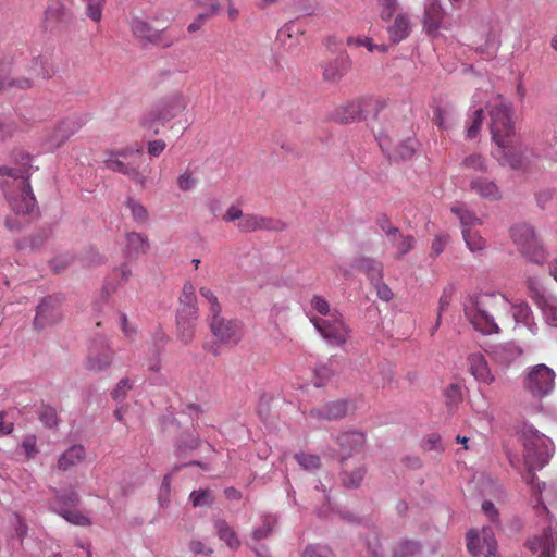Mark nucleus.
Returning a JSON list of instances; mask_svg holds the SVG:
<instances>
[{"instance_id": "1", "label": "nucleus", "mask_w": 557, "mask_h": 557, "mask_svg": "<svg viewBox=\"0 0 557 557\" xmlns=\"http://www.w3.org/2000/svg\"><path fill=\"white\" fill-rule=\"evenodd\" d=\"M508 310V300L498 293L472 295L465 302L466 317L474 329L483 334L497 333L498 325L495 320H502Z\"/></svg>"}, {"instance_id": "2", "label": "nucleus", "mask_w": 557, "mask_h": 557, "mask_svg": "<svg viewBox=\"0 0 557 557\" xmlns=\"http://www.w3.org/2000/svg\"><path fill=\"white\" fill-rule=\"evenodd\" d=\"M18 168L0 166V175L9 176L13 180V185L17 193L7 189L8 182L3 184L5 197L10 207L17 214L29 213L35 207V197L29 184L32 158L29 154H21Z\"/></svg>"}, {"instance_id": "3", "label": "nucleus", "mask_w": 557, "mask_h": 557, "mask_svg": "<svg viewBox=\"0 0 557 557\" xmlns=\"http://www.w3.org/2000/svg\"><path fill=\"white\" fill-rule=\"evenodd\" d=\"M141 159V147H126L107 151L104 153L103 163L106 169L126 175L144 188L146 183V170L139 169V161Z\"/></svg>"}, {"instance_id": "4", "label": "nucleus", "mask_w": 557, "mask_h": 557, "mask_svg": "<svg viewBox=\"0 0 557 557\" xmlns=\"http://www.w3.org/2000/svg\"><path fill=\"white\" fill-rule=\"evenodd\" d=\"M487 109L492 138L498 147L506 148L515 135L511 104L498 95L488 103Z\"/></svg>"}, {"instance_id": "5", "label": "nucleus", "mask_w": 557, "mask_h": 557, "mask_svg": "<svg viewBox=\"0 0 557 557\" xmlns=\"http://www.w3.org/2000/svg\"><path fill=\"white\" fill-rule=\"evenodd\" d=\"M510 235L518 250L530 261L541 264L546 260L547 253L531 225L517 224Z\"/></svg>"}, {"instance_id": "6", "label": "nucleus", "mask_w": 557, "mask_h": 557, "mask_svg": "<svg viewBox=\"0 0 557 557\" xmlns=\"http://www.w3.org/2000/svg\"><path fill=\"white\" fill-rule=\"evenodd\" d=\"M310 322L321 336L334 346H343L350 338L351 330L338 310H333L329 318L311 317Z\"/></svg>"}, {"instance_id": "7", "label": "nucleus", "mask_w": 557, "mask_h": 557, "mask_svg": "<svg viewBox=\"0 0 557 557\" xmlns=\"http://www.w3.org/2000/svg\"><path fill=\"white\" fill-rule=\"evenodd\" d=\"M180 305V318L176 319V326L181 329L180 339L186 344L194 336L195 323L198 319L195 287L189 282L185 283L183 286Z\"/></svg>"}, {"instance_id": "8", "label": "nucleus", "mask_w": 557, "mask_h": 557, "mask_svg": "<svg viewBox=\"0 0 557 557\" xmlns=\"http://www.w3.org/2000/svg\"><path fill=\"white\" fill-rule=\"evenodd\" d=\"M169 25V23H160L158 20L150 23L140 18H134L131 28L134 36L141 41L169 47L172 44L171 36L166 34Z\"/></svg>"}, {"instance_id": "9", "label": "nucleus", "mask_w": 557, "mask_h": 557, "mask_svg": "<svg viewBox=\"0 0 557 557\" xmlns=\"http://www.w3.org/2000/svg\"><path fill=\"white\" fill-rule=\"evenodd\" d=\"M467 549L474 557H498L497 543L490 527L467 533Z\"/></svg>"}, {"instance_id": "10", "label": "nucleus", "mask_w": 557, "mask_h": 557, "mask_svg": "<svg viewBox=\"0 0 557 557\" xmlns=\"http://www.w3.org/2000/svg\"><path fill=\"white\" fill-rule=\"evenodd\" d=\"M209 325L213 337L220 344L236 345L242 338L240 323L226 319L221 313L209 315Z\"/></svg>"}, {"instance_id": "11", "label": "nucleus", "mask_w": 557, "mask_h": 557, "mask_svg": "<svg viewBox=\"0 0 557 557\" xmlns=\"http://www.w3.org/2000/svg\"><path fill=\"white\" fill-rule=\"evenodd\" d=\"M524 384L533 395L546 396L555 387V372L546 364H536L529 371Z\"/></svg>"}, {"instance_id": "12", "label": "nucleus", "mask_w": 557, "mask_h": 557, "mask_svg": "<svg viewBox=\"0 0 557 557\" xmlns=\"http://www.w3.org/2000/svg\"><path fill=\"white\" fill-rule=\"evenodd\" d=\"M349 407L350 403L348 399H335L312 408L308 416L317 421L338 420L347 416Z\"/></svg>"}, {"instance_id": "13", "label": "nucleus", "mask_w": 557, "mask_h": 557, "mask_svg": "<svg viewBox=\"0 0 557 557\" xmlns=\"http://www.w3.org/2000/svg\"><path fill=\"white\" fill-rule=\"evenodd\" d=\"M236 226L243 233H252L260 230L282 232L286 228V223L278 219L247 213Z\"/></svg>"}, {"instance_id": "14", "label": "nucleus", "mask_w": 557, "mask_h": 557, "mask_svg": "<svg viewBox=\"0 0 557 557\" xmlns=\"http://www.w3.org/2000/svg\"><path fill=\"white\" fill-rule=\"evenodd\" d=\"M339 463L342 466V482L348 488H356L363 480L366 470L359 455H344Z\"/></svg>"}, {"instance_id": "15", "label": "nucleus", "mask_w": 557, "mask_h": 557, "mask_svg": "<svg viewBox=\"0 0 557 557\" xmlns=\"http://www.w3.org/2000/svg\"><path fill=\"white\" fill-rule=\"evenodd\" d=\"M528 548L533 553H540L539 557H555L557 548V524L548 525L541 534L534 535L527 542Z\"/></svg>"}, {"instance_id": "16", "label": "nucleus", "mask_w": 557, "mask_h": 557, "mask_svg": "<svg viewBox=\"0 0 557 557\" xmlns=\"http://www.w3.org/2000/svg\"><path fill=\"white\" fill-rule=\"evenodd\" d=\"M521 441L528 453H549L554 449L553 441L531 425H524Z\"/></svg>"}, {"instance_id": "17", "label": "nucleus", "mask_w": 557, "mask_h": 557, "mask_svg": "<svg viewBox=\"0 0 557 557\" xmlns=\"http://www.w3.org/2000/svg\"><path fill=\"white\" fill-rule=\"evenodd\" d=\"M173 103L172 98L158 101L152 111L149 114V117H146L143 121V127L149 131H152L154 134L159 133V124H162L166 121L170 122L173 117Z\"/></svg>"}, {"instance_id": "18", "label": "nucleus", "mask_w": 557, "mask_h": 557, "mask_svg": "<svg viewBox=\"0 0 557 557\" xmlns=\"http://www.w3.org/2000/svg\"><path fill=\"white\" fill-rule=\"evenodd\" d=\"M467 363L469 372L478 382L490 385L495 381V376L492 373L487 360L483 354H470L467 358Z\"/></svg>"}, {"instance_id": "19", "label": "nucleus", "mask_w": 557, "mask_h": 557, "mask_svg": "<svg viewBox=\"0 0 557 557\" xmlns=\"http://www.w3.org/2000/svg\"><path fill=\"white\" fill-rule=\"evenodd\" d=\"M444 15V10L442 9L438 1L433 0L425 5L423 27L429 36L433 38L438 36V30L441 28Z\"/></svg>"}, {"instance_id": "20", "label": "nucleus", "mask_w": 557, "mask_h": 557, "mask_svg": "<svg viewBox=\"0 0 557 557\" xmlns=\"http://www.w3.org/2000/svg\"><path fill=\"white\" fill-rule=\"evenodd\" d=\"M113 350L108 346H101L99 349L90 351L85 361L88 371L98 373L108 369L113 359Z\"/></svg>"}, {"instance_id": "21", "label": "nucleus", "mask_w": 557, "mask_h": 557, "mask_svg": "<svg viewBox=\"0 0 557 557\" xmlns=\"http://www.w3.org/2000/svg\"><path fill=\"white\" fill-rule=\"evenodd\" d=\"M470 190L490 201H496L502 198L500 188L487 177L479 176L473 178L470 182Z\"/></svg>"}, {"instance_id": "22", "label": "nucleus", "mask_w": 557, "mask_h": 557, "mask_svg": "<svg viewBox=\"0 0 557 557\" xmlns=\"http://www.w3.org/2000/svg\"><path fill=\"white\" fill-rule=\"evenodd\" d=\"M323 79L330 83L338 82L349 69V60L346 55H338L322 64Z\"/></svg>"}, {"instance_id": "23", "label": "nucleus", "mask_w": 557, "mask_h": 557, "mask_svg": "<svg viewBox=\"0 0 557 557\" xmlns=\"http://www.w3.org/2000/svg\"><path fill=\"white\" fill-rule=\"evenodd\" d=\"M76 124L72 121L61 122L47 139L48 148L51 150L62 147L76 132Z\"/></svg>"}, {"instance_id": "24", "label": "nucleus", "mask_w": 557, "mask_h": 557, "mask_svg": "<svg viewBox=\"0 0 557 557\" xmlns=\"http://www.w3.org/2000/svg\"><path fill=\"white\" fill-rule=\"evenodd\" d=\"M411 30L409 17L406 14H398L393 24L388 26L387 32L393 44H398L406 39Z\"/></svg>"}, {"instance_id": "25", "label": "nucleus", "mask_w": 557, "mask_h": 557, "mask_svg": "<svg viewBox=\"0 0 557 557\" xmlns=\"http://www.w3.org/2000/svg\"><path fill=\"white\" fill-rule=\"evenodd\" d=\"M356 264L372 283L383 278V264L381 261L370 257H361L356 261Z\"/></svg>"}, {"instance_id": "26", "label": "nucleus", "mask_w": 557, "mask_h": 557, "mask_svg": "<svg viewBox=\"0 0 557 557\" xmlns=\"http://www.w3.org/2000/svg\"><path fill=\"white\" fill-rule=\"evenodd\" d=\"M336 442L342 450L360 449L366 443V434L359 431H346L337 436Z\"/></svg>"}, {"instance_id": "27", "label": "nucleus", "mask_w": 557, "mask_h": 557, "mask_svg": "<svg viewBox=\"0 0 557 557\" xmlns=\"http://www.w3.org/2000/svg\"><path fill=\"white\" fill-rule=\"evenodd\" d=\"M214 529L219 539L224 541L231 549L236 550L239 548L240 541L234 529L225 520H216Z\"/></svg>"}, {"instance_id": "28", "label": "nucleus", "mask_w": 557, "mask_h": 557, "mask_svg": "<svg viewBox=\"0 0 557 557\" xmlns=\"http://www.w3.org/2000/svg\"><path fill=\"white\" fill-rule=\"evenodd\" d=\"M392 247L396 250L395 258L401 259L409 251L414 248L416 238L412 235H404L398 231L397 235H393L388 238Z\"/></svg>"}, {"instance_id": "29", "label": "nucleus", "mask_w": 557, "mask_h": 557, "mask_svg": "<svg viewBox=\"0 0 557 557\" xmlns=\"http://www.w3.org/2000/svg\"><path fill=\"white\" fill-rule=\"evenodd\" d=\"M126 239V249L129 256L147 252L149 244L147 238L143 236L140 233H129L127 234Z\"/></svg>"}, {"instance_id": "30", "label": "nucleus", "mask_w": 557, "mask_h": 557, "mask_svg": "<svg viewBox=\"0 0 557 557\" xmlns=\"http://www.w3.org/2000/svg\"><path fill=\"white\" fill-rule=\"evenodd\" d=\"M450 211L459 219L462 230L472 228V226L482 224L480 218L461 206H453Z\"/></svg>"}, {"instance_id": "31", "label": "nucleus", "mask_w": 557, "mask_h": 557, "mask_svg": "<svg viewBox=\"0 0 557 557\" xmlns=\"http://www.w3.org/2000/svg\"><path fill=\"white\" fill-rule=\"evenodd\" d=\"M53 299L51 297L45 298L37 307L36 317L34 319V326L38 330L45 327L50 321V309Z\"/></svg>"}, {"instance_id": "32", "label": "nucleus", "mask_w": 557, "mask_h": 557, "mask_svg": "<svg viewBox=\"0 0 557 557\" xmlns=\"http://www.w3.org/2000/svg\"><path fill=\"white\" fill-rule=\"evenodd\" d=\"M461 233L466 246L471 251H482L485 248L486 242L478 231H473L472 228H466L461 230Z\"/></svg>"}, {"instance_id": "33", "label": "nucleus", "mask_w": 557, "mask_h": 557, "mask_svg": "<svg viewBox=\"0 0 557 557\" xmlns=\"http://www.w3.org/2000/svg\"><path fill=\"white\" fill-rule=\"evenodd\" d=\"M455 295V287L454 286H447L443 289V293L440 297V300H438V308H437V319H436V323H435V326L432 329L431 331V335L434 334V332L436 331V329L440 326L441 324V320H442V314L448 309L451 300H453V297Z\"/></svg>"}, {"instance_id": "34", "label": "nucleus", "mask_w": 557, "mask_h": 557, "mask_svg": "<svg viewBox=\"0 0 557 557\" xmlns=\"http://www.w3.org/2000/svg\"><path fill=\"white\" fill-rule=\"evenodd\" d=\"M39 421L49 429L58 428L60 418L54 407L49 405H42L38 410Z\"/></svg>"}, {"instance_id": "35", "label": "nucleus", "mask_w": 557, "mask_h": 557, "mask_svg": "<svg viewBox=\"0 0 557 557\" xmlns=\"http://www.w3.org/2000/svg\"><path fill=\"white\" fill-rule=\"evenodd\" d=\"M420 544L413 541H401L394 547L393 557L413 556L420 552Z\"/></svg>"}, {"instance_id": "36", "label": "nucleus", "mask_w": 557, "mask_h": 557, "mask_svg": "<svg viewBox=\"0 0 557 557\" xmlns=\"http://www.w3.org/2000/svg\"><path fill=\"white\" fill-rule=\"evenodd\" d=\"M539 307L542 308L546 323L552 327H557V301L546 299Z\"/></svg>"}, {"instance_id": "37", "label": "nucleus", "mask_w": 557, "mask_h": 557, "mask_svg": "<svg viewBox=\"0 0 557 557\" xmlns=\"http://www.w3.org/2000/svg\"><path fill=\"white\" fill-rule=\"evenodd\" d=\"M221 5L218 2H212L209 4V12L199 14L194 22L188 25V32L195 33L206 23V21L216 15L220 12Z\"/></svg>"}, {"instance_id": "38", "label": "nucleus", "mask_w": 557, "mask_h": 557, "mask_svg": "<svg viewBox=\"0 0 557 557\" xmlns=\"http://www.w3.org/2000/svg\"><path fill=\"white\" fill-rule=\"evenodd\" d=\"M462 166L474 172H485L487 170L485 159L478 153H473L465 158Z\"/></svg>"}, {"instance_id": "39", "label": "nucleus", "mask_w": 557, "mask_h": 557, "mask_svg": "<svg viewBox=\"0 0 557 557\" xmlns=\"http://www.w3.org/2000/svg\"><path fill=\"white\" fill-rule=\"evenodd\" d=\"M60 515L70 523L75 525H89L90 520L87 516L83 515L81 511L74 509H62Z\"/></svg>"}, {"instance_id": "40", "label": "nucleus", "mask_w": 557, "mask_h": 557, "mask_svg": "<svg viewBox=\"0 0 557 557\" xmlns=\"http://www.w3.org/2000/svg\"><path fill=\"white\" fill-rule=\"evenodd\" d=\"M190 499L194 507H202L210 506L213 503L214 497L212 495V492L209 488H206L194 491L190 494Z\"/></svg>"}, {"instance_id": "41", "label": "nucleus", "mask_w": 557, "mask_h": 557, "mask_svg": "<svg viewBox=\"0 0 557 557\" xmlns=\"http://www.w3.org/2000/svg\"><path fill=\"white\" fill-rule=\"evenodd\" d=\"M450 242V236L448 234L440 233L436 234L432 244H431V251L430 257L435 259L437 258L446 248V246Z\"/></svg>"}, {"instance_id": "42", "label": "nucleus", "mask_w": 557, "mask_h": 557, "mask_svg": "<svg viewBox=\"0 0 557 557\" xmlns=\"http://www.w3.org/2000/svg\"><path fill=\"white\" fill-rule=\"evenodd\" d=\"M310 305L313 310L323 315L322 318H329L333 312L329 301L320 295H314L310 300Z\"/></svg>"}, {"instance_id": "43", "label": "nucleus", "mask_w": 557, "mask_h": 557, "mask_svg": "<svg viewBox=\"0 0 557 557\" xmlns=\"http://www.w3.org/2000/svg\"><path fill=\"white\" fill-rule=\"evenodd\" d=\"M126 205L129 208L133 219L135 221H137L138 223H145L147 221L148 212L141 203L137 202L132 198H128Z\"/></svg>"}, {"instance_id": "44", "label": "nucleus", "mask_w": 557, "mask_h": 557, "mask_svg": "<svg viewBox=\"0 0 557 557\" xmlns=\"http://www.w3.org/2000/svg\"><path fill=\"white\" fill-rule=\"evenodd\" d=\"M198 178L193 171L186 170L183 174L177 178V185L180 189L184 191H188L194 189L197 186Z\"/></svg>"}, {"instance_id": "45", "label": "nucleus", "mask_w": 557, "mask_h": 557, "mask_svg": "<svg viewBox=\"0 0 557 557\" xmlns=\"http://www.w3.org/2000/svg\"><path fill=\"white\" fill-rule=\"evenodd\" d=\"M181 441H182V443L178 446V448L181 450L200 449V450L206 451L210 448V445L208 443L200 442L197 437H195L193 435H187L186 440L182 438Z\"/></svg>"}, {"instance_id": "46", "label": "nucleus", "mask_w": 557, "mask_h": 557, "mask_svg": "<svg viewBox=\"0 0 557 557\" xmlns=\"http://www.w3.org/2000/svg\"><path fill=\"white\" fill-rule=\"evenodd\" d=\"M416 146L417 141L413 138H408L398 145L396 153L403 160L410 159L416 152Z\"/></svg>"}, {"instance_id": "47", "label": "nucleus", "mask_w": 557, "mask_h": 557, "mask_svg": "<svg viewBox=\"0 0 557 557\" xmlns=\"http://www.w3.org/2000/svg\"><path fill=\"white\" fill-rule=\"evenodd\" d=\"M275 523H276L275 518H273L271 516H267L263 520L262 527L258 528L253 531V539L259 541V540L268 537L272 533L273 527L275 525Z\"/></svg>"}, {"instance_id": "48", "label": "nucleus", "mask_w": 557, "mask_h": 557, "mask_svg": "<svg viewBox=\"0 0 557 557\" xmlns=\"http://www.w3.org/2000/svg\"><path fill=\"white\" fill-rule=\"evenodd\" d=\"M200 295L208 301L209 304V315L221 313V305L218 301L216 296L210 288L201 287Z\"/></svg>"}, {"instance_id": "49", "label": "nucleus", "mask_w": 557, "mask_h": 557, "mask_svg": "<svg viewBox=\"0 0 557 557\" xmlns=\"http://www.w3.org/2000/svg\"><path fill=\"white\" fill-rule=\"evenodd\" d=\"M447 405L455 406L462 400V389L459 384H450L445 389Z\"/></svg>"}, {"instance_id": "50", "label": "nucleus", "mask_w": 557, "mask_h": 557, "mask_svg": "<svg viewBox=\"0 0 557 557\" xmlns=\"http://www.w3.org/2000/svg\"><path fill=\"white\" fill-rule=\"evenodd\" d=\"M509 308L511 309V313H512V317L516 320V322H518V323H527L528 322V319L531 315V309L527 304L522 302V304H518V305H515L511 307L509 306Z\"/></svg>"}, {"instance_id": "51", "label": "nucleus", "mask_w": 557, "mask_h": 557, "mask_svg": "<svg viewBox=\"0 0 557 557\" xmlns=\"http://www.w3.org/2000/svg\"><path fill=\"white\" fill-rule=\"evenodd\" d=\"M482 122H483V109L480 108L474 111L472 120H471V124L467 129V136L469 138H474L478 136V134L480 133L481 127H482Z\"/></svg>"}, {"instance_id": "52", "label": "nucleus", "mask_w": 557, "mask_h": 557, "mask_svg": "<svg viewBox=\"0 0 557 557\" xmlns=\"http://www.w3.org/2000/svg\"><path fill=\"white\" fill-rule=\"evenodd\" d=\"M294 458L306 470H314L320 467L319 455H294Z\"/></svg>"}, {"instance_id": "53", "label": "nucleus", "mask_w": 557, "mask_h": 557, "mask_svg": "<svg viewBox=\"0 0 557 557\" xmlns=\"http://www.w3.org/2000/svg\"><path fill=\"white\" fill-rule=\"evenodd\" d=\"M171 480L170 474L165 475L160 488L159 502L162 507H169L171 504Z\"/></svg>"}, {"instance_id": "54", "label": "nucleus", "mask_w": 557, "mask_h": 557, "mask_svg": "<svg viewBox=\"0 0 557 557\" xmlns=\"http://www.w3.org/2000/svg\"><path fill=\"white\" fill-rule=\"evenodd\" d=\"M376 224L387 238H392L393 235L398 234L399 228L392 224V221L386 214H381L376 220Z\"/></svg>"}, {"instance_id": "55", "label": "nucleus", "mask_w": 557, "mask_h": 557, "mask_svg": "<svg viewBox=\"0 0 557 557\" xmlns=\"http://www.w3.org/2000/svg\"><path fill=\"white\" fill-rule=\"evenodd\" d=\"M304 557H333L332 550L327 546L310 545L302 554Z\"/></svg>"}, {"instance_id": "56", "label": "nucleus", "mask_w": 557, "mask_h": 557, "mask_svg": "<svg viewBox=\"0 0 557 557\" xmlns=\"http://www.w3.org/2000/svg\"><path fill=\"white\" fill-rule=\"evenodd\" d=\"M347 45L350 47H366L369 52H374V44L371 38L363 36H349Z\"/></svg>"}, {"instance_id": "57", "label": "nucleus", "mask_w": 557, "mask_h": 557, "mask_svg": "<svg viewBox=\"0 0 557 557\" xmlns=\"http://www.w3.org/2000/svg\"><path fill=\"white\" fill-rule=\"evenodd\" d=\"M382 20H389L397 9V0H377Z\"/></svg>"}, {"instance_id": "58", "label": "nucleus", "mask_w": 557, "mask_h": 557, "mask_svg": "<svg viewBox=\"0 0 557 557\" xmlns=\"http://www.w3.org/2000/svg\"><path fill=\"white\" fill-rule=\"evenodd\" d=\"M506 162L509 164L510 168L515 170H520L524 168V157L521 152H516L509 150L506 152Z\"/></svg>"}, {"instance_id": "59", "label": "nucleus", "mask_w": 557, "mask_h": 557, "mask_svg": "<svg viewBox=\"0 0 557 557\" xmlns=\"http://www.w3.org/2000/svg\"><path fill=\"white\" fill-rule=\"evenodd\" d=\"M14 429L13 419L9 412L0 410V435H9Z\"/></svg>"}, {"instance_id": "60", "label": "nucleus", "mask_w": 557, "mask_h": 557, "mask_svg": "<svg viewBox=\"0 0 557 557\" xmlns=\"http://www.w3.org/2000/svg\"><path fill=\"white\" fill-rule=\"evenodd\" d=\"M245 214L243 213V210L236 206V205H231L227 210L225 211V213L223 214L222 216V220L224 222H234V221H240L243 219Z\"/></svg>"}, {"instance_id": "61", "label": "nucleus", "mask_w": 557, "mask_h": 557, "mask_svg": "<svg viewBox=\"0 0 557 557\" xmlns=\"http://www.w3.org/2000/svg\"><path fill=\"white\" fill-rule=\"evenodd\" d=\"M422 448L424 450H444L445 447L442 444L441 436L437 434H431L426 437Z\"/></svg>"}, {"instance_id": "62", "label": "nucleus", "mask_w": 557, "mask_h": 557, "mask_svg": "<svg viewBox=\"0 0 557 557\" xmlns=\"http://www.w3.org/2000/svg\"><path fill=\"white\" fill-rule=\"evenodd\" d=\"M131 389L129 381L126 379L121 380L116 387L111 392V396L115 400L123 399L127 393V391Z\"/></svg>"}, {"instance_id": "63", "label": "nucleus", "mask_w": 557, "mask_h": 557, "mask_svg": "<svg viewBox=\"0 0 557 557\" xmlns=\"http://www.w3.org/2000/svg\"><path fill=\"white\" fill-rule=\"evenodd\" d=\"M60 504L64 506H75L78 504V495L75 491L71 490L69 492H65L63 494H58L57 496Z\"/></svg>"}, {"instance_id": "64", "label": "nucleus", "mask_w": 557, "mask_h": 557, "mask_svg": "<svg viewBox=\"0 0 557 557\" xmlns=\"http://www.w3.org/2000/svg\"><path fill=\"white\" fill-rule=\"evenodd\" d=\"M376 287V293L380 299L389 301L393 298L392 289L381 280L373 283Z\"/></svg>"}]
</instances>
